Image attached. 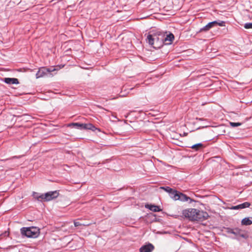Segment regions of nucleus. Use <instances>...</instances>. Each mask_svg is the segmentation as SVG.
Returning a JSON list of instances; mask_svg holds the SVG:
<instances>
[{"label": "nucleus", "mask_w": 252, "mask_h": 252, "mask_svg": "<svg viewBox=\"0 0 252 252\" xmlns=\"http://www.w3.org/2000/svg\"><path fill=\"white\" fill-rule=\"evenodd\" d=\"M197 209H189L184 210L182 211V215L186 218H188L190 220H194L196 215Z\"/></svg>", "instance_id": "nucleus-6"}, {"label": "nucleus", "mask_w": 252, "mask_h": 252, "mask_svg": "<svg viewBox=\"0 0 252 252\" xmlns=\"http://www.w3.org/2000/svg\"><path fill=\"white\" fill-rule=\"evenodd\" d=\"M146 41L155 49L160 48L163 45V33L160 32H151L147 35Z\"/></svg>", "instance_id": "nucleus-1"}, {"label": "nucleus", "mask_w": 252, "mask_h": 252, "mask_svg": "<svg viewBox=\"0 0 252 252\" xmlns=\"http://www.w3.org/2000/svg\"><path fill=\"white\" fill-rule=\"evenodd\" d=\"M188 147L191 148L194 151L198 152L202 151L205 148V145L202 143H198L191 146H189Z\"/></svg>", "instance_id": "nucleus-12"}, {"label": "nucleus", "mask_w": 252, "mask_h": 252, "mask_svg": "<svg viewBox=\"0 0 252 252\" xmlns=\"http://www.w3.org/2000/svg\"><path fill=\"white\" fill-rule=\"evenodd\" d=\"M179 192L180 191H177V190L173 189L172 191H171L169 193V194L170 197L171 198H172L173 200H177V198H178V195L179 194Z\"/></svg>", "instance_id": "nucleus-18"}, {"label": "nucleus", "mask_w": 252, "mask_h": 252, "mask_svg": "<svg viewBox=\"0 0 252 252\" xmlns=\"http://www.w3.org/2000/svg\"><path fill=\"white\" fill-rule=\"evenodd\" d=\"M21 157L20 156H19V157H17V156H14L12 158H11V159H13V158H20ZM11 159V158L10 159Z\"/></svg>", "instance_id": "nucleus-28"}, {"label": "nucleus", "mask_w": 252, "mask_h": 252, "mask_svg": "<svg viewBox=\"0 0 252 252\" xmlns=\"http://www.w3.org/2000/svg\"><path fill=\"white\" fill-rule=\"evenodd\" d=\"M161 189L164 190L167 192H168L169 193L172 191L173 189L169 187H161L160 188Z\"/></svg>", "instance_id": "nucleus-21"}, {"label": "nucleus", "mask_w": 252, "mask_h": 252, "mask_svg": "<svg viewBox=\"0 0 252 252\" xmlns=\"http://www.w3.org/2000/svg\"><path fill=\"white\" fill-rule=\"evenodd\" d=\"M39 194L37 192H33V194H32V196L33 197L37 199L38 201H39V198H38V196H39Z\"/></svg>", "instance_id": "nucleus-24"}, {"label": "nucleus", "mask_w": 252, "mask_h": 252, "mask_svg": "<svg viewBox=\"0 0 252 252\" xmlns=\"http://www.w3.org/2000/svg\"><path fill=\"white\" fill-rule=\"evenodd\" d=\"M8 235V233L5 231L4 233L0 235V239H2L3 237H7Z\"/></svg>", "instance_id": "nucleus-26"}, {"label": "nucleus", "mask_w": 252, "mask_h": 252, "mask_svg": "<svg viewBox=\"0 0 252 252\" xmlns=\"http://www.w3.org/2000/svg\"><path fill=\"white\" fill-rule=\"evenodd\" d=\"M56 69L53 67L48 68L46 67H41L36 73V78L44 77L45 76H51V72L55 71Z\"/></svg>", "instance_id": "nucleus-4"}, {"label": "nucleus", "mask_w": 252, "mask_h": 252, "mask_svg": "<svg viewBox=\"0 0 252 252\" xmlns=\"http://www.w3.org/2000/svg\"><path fill=\"white\" fill-rule=\"evenodd\" d=\"M214 23H216L215 24V27L219 26L220 27H224L225 26V22L223 21H220V20H216L214 21Z\"/></svg>", "instance_id": "nucleus-19"}, {"label": "nucleus", "mask_w": 252, "mask_h": 252, "mask_svg": "<svg viewBox=\"0 0 252 252\" xmlns=\"http://www.w3.org/2000/svg\"><path fill=\"white\" fill-rule=\"evenodd\" d=\"M145 207L154 212H158L161 211L160 207L157 205L148 204L145 205Z\"/></svg>", "instance_id": "nucleus-16"}, {"label": "nucleus", "mask_w": 252, "mask_h": 252, "mask_svg": "<svg viewBox=\"0 0 252 252\" xmlns=\"http://www.w3.org/2000/svg\"><path fill=\"white\" fill-rule=\"evenodd\" d=\"M59 195V192L57 190L48 191L44 194L45 201H50L57 198Z\"/></svg>", "instance_id": "nucleus-7"}, {"label": "nucleus", "mask_w": 252, "mask_h": 252, "mask_svg": "<svg viewBox=\"0 0 252 252\" xmlns=\"http://www.w3.org/2000/svg\"><path fill=\"white\" fill-rule=\"evenodd\" d=\"M232 234L234 235L235 236V237L233 238L236 239L237 240H239L240 238H243L245 239H247L249 237L248 234L245 230H242L239 227L233 228Z\"/></svg>", "instance_id": "nucleus-5"}, {"label": "nucleus", "mask_w": 252, "mask_h": 252, "mask_svg": "<svg viewBox=\"0 0 252 252\" xmlns=\"http://www.w3.org/2000/svg\"><path fill=\"white\" fill-rule=\"evenodd\" d=\"M177 200H180L182 202L189 201V203H191L192 202L195 201L194 200L188 196L186 194L181 192H179V194L178 195Z\"/></svg>", "instance_id": "nucleus-10"}, {"label": "nucleus", "mask_w": 252, "mask_h": 252, "mask_svg": "<svg viewBox=\"0 0 252 252\" xmlns=\"http://www.w3.org/2000/svg\"><path fill=\"white\" fill-rule=\"evenodd\" d=\"M229 124L230 126L233 127H237V126H240L242 125V123H239V122L235 123V122H230Z\"/></svg>", "instance_id": "nucleus-20"}, {"label": "nucleus", "mask_w": 252, "mask_h": 252, "mask_svg": "<svg viewBox=\"0 0 252 252\" xmlns=\"http://www.w3.org/2000/svg\"><path fill=\"white\" fill-rule=\"evenodd\" d=\"M196 120H199V121H202V120H203V119H202V118H196Z\"/></svg>", "instance_id": "nucleus-29"}, {"label": "nucleus", "mask_w": 252, "mask_h": 252, "mask_svg": "<svg viewBox=\"0 0 252 252\" xmlns=\"http://www.w3.org/2000/svg\"><path fill=\"white\" fill-rule=\"evenodd\" d=\"M69 127H73L76 129L80 130H91L93 131H95L96 130L100 131L99 128L96 127L94 125L91 123L82 124L80 123H72L69 124L68 125Z\"/></svg>", "instance_id": "nucleus-3"}, {"label": "nucleus", "mask_w": 252, "mask_h": 252, "mask_svg": "<svg viewBox=\"0 0 252 252\" xmlns=\"http://www.w3.org/2000/svg\"><path fill=\"white\" fill-rule=\"evenodd\" d=\"M155 249L154 246L150 243L143 245L139 249L140 252H152Z\"/></svg>", "instance_id": "nucleus-9"}, {"label": "nucleus", "mask_w": 252, "mask_h": 252, "mask_svg": "<svg viewBox=\"0 0 252 252\" xmlns=\"http://www.w3.org/2000/svg\"><path fill=\"white\" fill-rule=\"evenodd\" d=\"M20 232L23 237L35 238L39 236L40 229L35 226L23 227L20 229Z\"/></svg>", "instance_id": "nucleus-2"}, {"label": "nucleus", "mask_w": 252, "mask_h": 252, "mask_svg": "<svg viewBox=\"0 0 252 252\" xmlns=\"http://www.w3.org/2000/svg\"><path fill=\"white\" fill-rule=\"evenodd\" d=\"M44 194H41L39 195V196H38V198H39V201H45V198L44 197Z\"/></svg>", "instance_id": "nucleus-25"}, {"label": "nucleus", "mask_w": 252, "mask_h": 252, "mask_svg": "<svg viewBox=\"0 0 252 252\" xmlns=\"http://www.w3.org/2000/svg\"><path fill=\"white\" fill-rule=\"evenodd\" d=\"M241 224L244 225H249L252 224V217L244 218L241 221Z\"/></svg>", "instance_id": "nucleus-17"}, {"label": "nucleus", "mask_w": 252, "mask_h": 252, "mask_svg": "<svg viewBox=\"0 0 252 252\" xmlns=\"http://www.w3.org/2000/svg\"><path fill=\"white\" fill-rule=\"evenodd\" d=\"M244 27L246 29H252V23H246L244 24Z\"/></svg>", "instance_id": "nucleus-23"}, {"label": "nucleus", "mask_w": 252, "mask_h": 252, "mask_svg": "<svg viewBox=\"0 0 252 252\" xmlns=\"http://www.w3.org/2000/svg\"><path fill=\"white\" fill-rule=\"evenodd\" d=\"M1 80L3 82L8 85L19 84L18 79L16 78L6 77L2 78Z\"/></svg>", "instance_id": "nucleus-14"}, {"label": "nucleus", "mask_w": 252, "mask_h": 252, "mask_svg": "<svg viewBox=\"0 0 252 252\" xmlns=\"http://www.w3.org/2000/svg\"><path fill=\"white\" fill-rule=\"evenodd\" d=\"M215 24H216V23H214V22H213V21L209 22L206 26H205L203 28L200 29V30L198 32H207L211 29L215 27Z\"/></svg>", "instance_id": "nucleus-13"}, {"label": "nucleus", "mask_w": 252, "mask_h": 252, "mask_svg": "<svg viewBox=\"0 0 252 252\" xmlns=\"http://www.w3.org/2000/svg\"><path fill=\"white\" fill-rule=\"evenodd\" d=\"M74 224L75 227H78L82 225V224L79 221H74Z\"/></svg>", "instance_id": "nucleus-27"}, {"label": "nucleus", "mask_w": 252, "mask_h": 252, "mask_svg": "<svg viewBox=\"0 0 252 252\" xmlns=\"http://www.w3.org/2000/svg\"><path fill=\"white\" fill-rule=\"evenodd\" d=\"M251 203L248 202H245L242 204L236 205V206H232L230 208L231 210H240L245 209L246 208H248L250 206Z\"/></svg>", "instance_id": "nucleus-15"}, {"label": "nucleus", "mask_w": 252, "mask_h": 252, "mask_svg": "<svg viewBox=\"0 0 252 252\" xmlns=\"http://www.w3.org/2000/svg\"><path fill=\"white\" fill-rule=\"evenodd\" d=\"M163 44L170 45L174 39V35L173 33H170L166 36L163 33Z\"/></svg>", "instance_id": "nucleus-11"}, {"label": "nucleus", "mask_w": 252, "mask_h": 252, "mask_svg": "<svg viewBox=\"0 0 252 252\" xmlns=\"http://www.w3.org/2000/svg\"><path fill=\"white\" fill-rule=\"evenodd\" d=\"M196 213L194 220L202 221L207 220L209 217L208 214L206 212L197 210Z\"/></svg>", "instance_id": "nucleus-8"}, {"label": "nucleus", "mask_w": 252, "mask_h": 252, "mask_svg": "<svg viewBox=\"0 0 252 252\" xmlns=\"http://www.w3.org/2000/svg\"><path fill=\"white\" fill-rule=\"evenodd\" d=\"M225 231L228 234H232L233 231V228L230 227H224Z\"/></svg>", "instance_id": "nucleus-22"}]
</instances>
